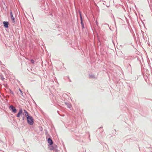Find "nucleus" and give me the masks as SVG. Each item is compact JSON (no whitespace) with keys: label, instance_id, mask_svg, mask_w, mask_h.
Wrapping results in <instances>:
<instances>
[{"label":"nucleus","instance_id":"f257e3e1","mask_svg":"<svg viewBox=\"0 0 152 152\" xmlns=\"http://www.w3.org/2000/svg\"><path fill=\"white\" fill-rule=\"evenodd\" d=\"M27 119L28 123L29 124L31 125H32L34 123V120L31 116H30L29 117H28Z\"/></svg>","mask_w":152,"mask_h":152},{"label":"nucleus","instance_id":"f03ea898","mask_svg":"<svg viewBox=\"0 0 152 152\" xmlns=\"http://www.w3.org/2000/svg\"><path fill=\"white\" fill-rule=\"evenodd\" d=\"M10 109L12 110V112L14 113H16L17 112L15 108L12 105H11L10 106Z\"/></svg>","mask_w":152,"mask_h":152},{"label":"nucleus","instance_id":"7ed1b4c3","mask_svg":"<svg viewBox=\"0 0 152 152\" xmlns=\"http://www.w3.org/2000/svg\"><path fill=\"white\" fill-rule=\"evenodd\" d=\"M10 15L11 17V18L12 20L14 23H15V18L13 17V16L12 15V11H11L10 12Z\"/></svg>","mask_w":152,"mask_h":152},{"label":"nucleus","instance_id":"20e7f679","mask_svg":"<svg viewBox=\"0 0 152 152\" xmlns=\"http://www.w3.org/2000/svg\"><path fill=\"white\" fill-rule=\"evenodd\" d=\"M3 24L4 25V26L6 28H8V25L9 23L7 22L4 21L3 22Z\"/></svg>","mask_w":152,"mask_h":152},{"label":"nucleus","instance_id":"39448f33","mask_svg":"<svg viewBox=\"0 0 152 152\" xmlns=\"http://www.w3.org/2000/svg\"><path fill=\"white\" fill-rule=\"evenodd\" d=\"M48 141L50 145H52L53 143L52 140L50 138H49L48 139Z\"/></svg>","mask_w":152,"mask_h":152},{"label":"nucleus","instance_id":"423d86ee","mask_svg":"<svg viewBox=\"0 0 152 152\" xmlns=\"http://www.w3.org/2000/svg\"><path fill=\"white\" fill-rule=\"evenodd\" d=\"M22 113V110H20L19 112H18V113L17 115V116L18 117H19L20 116L21 114Z\"/></svg>","mask_w":152,"mask_h":152},{"label":"nucleus","instance_id":"0eeeda50","mask_svg":"<svg viewBox=\"0 0 152 152\" xmlns=\"http://www.w3.org/2000/svg\"><path fill=\"white\" fill-rule=\"evenodd\" d=\"M24 111L25 112V115L26 117L27 118L28 117H29L31 116H29L28 114V113L25 110H24Z\"/></svg>","mask_w":152,"mask_h":152},{"label":"nucleus","instance_id":"6e6552de","mask_svg":"<svg viewBox=\"0 0 152 152\" xmlns=\"http://www.w3.org/2000/svg\"><path fill=\"white\" fill-rule=\"evenodd\" d=\"M54 148L52 146H50L49 147V149L50 150H53L54 149Z\"/></svg>","mask_w":152,"mask_h":152},{"label":"nucleus","instance_id":"1a4fd4ad","mask_svg":"<svg viewBox=\"0 0 152 152\" xmlns=\"http://www.w3.org/2000/svg\"><path fill=\"white\" fill-rule=\"evenodd\" d=\"M67 106H68V107L69 108H70L71 107V105L69 104H67Z\"/></svg>","mask_w":152,"mask_h":152},{"label":"nucleus","instance_id":"9d476101","mask_svg":"<svg viewBox=\"0 0 152 152\" xmlns=\"http://www.w3.org/2000/svg\"><path fill=\"white\" fill-rule=\"evenodd\" d=\"M19 90L20 91L21 93V95L23 96V93L22 92V91L20 89H19Z\"/></svg>","mask_w":152,"mask_h":152},{"label":"nucleus","instance_id":"9b49d317","mask_svg":"<svg viewBox=\"0 0 152 152\" xmlns=\"http://www.w3.org/2000/svg\"><path fill=\"white\" fill-rule=\"evenodd\" d=\"M81 26H82V28H84V25L83 24H82L81 25Z\"/></svg>","mask_w":152,"mask_h":152},{"label":"nucleus","instance_id":"f8f14e48","mask_svg":"<svg viewBox=\"0 0 152 152\" xmlns=\"http://www.w3.org/2000/svg\"><path fill=\"white\" fill-rule=\"evenodd\" d=\"M80 21H83V19H82V16L80 17Z\"/></svg>","mask_w":152,"mask_h":152},{"label":"nucleus","instance_id":"ddd939ff","mask_svg":"<svg viewBox=\"0 0 152 152\" xmlns=\"http://www.w3.org/2000/svg\"><path fill=\"white\" fill-rule=\"evenodd\" d=\"M79 14H80V17L81 16H82L81 14V12L80 11H79Z\"/></svg>","mask_w":152,"mask_h":152},{"label":"nucleus","instance_id":"4468645a","mask_svg":"<svg viewBox=\"0 0 152 152\" xmlns=\"http://www.w3.org/2000/svg\"><path fill=\"white\" fill-rule=\"evenodd\" d=\"M90 77H92V78H94V75H91V76H90Z\"/></svg>","mask_w":152,"mask_h":152},{"label":"nucleus","instance_id":"2eb2a0df","mask_svg":"<svg viewBox=\"0 0 152 152\" xmlns=\"http://www.w3.org/2000/svg\"><path fill=\"white\" fill-rule=\"evenodd\" d=\"M31 62L33 64H34V61L33 60H31Z\"/></svg>","mask_w":152,"mask_h":152},{"label":"nucleus","instance_id":"dca6fc26","mask_svg":"<svg viewBox=\"0 0 152 152\" xmlns=\"http://www.w3.org/2000/svg\"><path fill=\"white\" fill-rule=\"evenodd\" d=\"M81 24H83V21H81Z\"/></svg>","mask_w":152,"mask_h":152},{"label":"nucleus","instance_id":"f3484780","mask_svg":"<svg viewBox=\"0 0 152 152\" xmlns=\"http://www.w3.org/2000/svg\"><path fill=\"white\" fill-rule=\"evenodd\" d=\"M10 92H11V93L12 94H13V95L14 94V93H13V92L12 91H10Z\"/></svg>","mask_w":152,"mask_h":152}]
</instances>
